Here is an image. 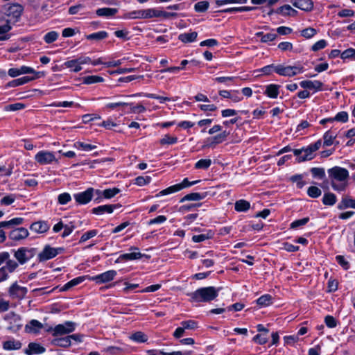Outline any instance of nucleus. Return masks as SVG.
Masks as SVG:
<instances>
[{"label":"nucleus","instance_id":"1","mask_svg":"<svg viewBox=\"0 0 355 355\" xmlns=\"http://www.w3.org/2000/svg\"><path fill=\"white\" fill-rule=\"evenodd\" d=\"M328 175L332 188L337 191H344L348 182L349 171L340 166H334L328 170Z\"/></svg>","mask_w":355,"mask_h":355},{"label":"nucleus","instance_id":"2","mask_svg":"<svg viewBox=\"0 0 355 355\" xmlns=\"http://www.w3.org/2000/svg\"><path fill=\"white\" fill-rule=\"evenodd\" d=\"M219 289L214 286L200 288L189 294L191 302H208L214 300L218 295Z\"/></svg>","mask_w":355,"mask_h":355},{"label":"nucleus","instance_id":"3","mask_svg":"<svg viewBox=\"0 0 355 355\" xmlns=\"http://www.w3.org/2000/svg\"><path fill=\"white\" fill-rule=\"evenodd\" d=\"M275 72L279 76L293 77L304 72V67L300 65H283L278 64L275 68Z\"/></svg>","mask_w":355,"mask_h":355},{"label":"nucleus","instance_id":"4","mask_svg":"<svg viewBox=\"0 0 355 355\" xmlns=\"http://www.w3.org/2000/svg\"><path fill=\"white\" fill-rule=\"evenodd\" d=\"M3 10L5 16L7 17L6 19H10L12 24L19 20L23 12V8L17 3L8 4L4 7Z\"/></svg>","mask_w":355,"mask_h":355},{"label":"nucleus","instance_id":"5","mask_svg":"<svg viewBox=\"0 0 355 355\" xmlns=\"http://www.w3.org/2000/svg\"><path fill=\"white\" fill-rule=\"evenodd\" d=\"M200 181V180H196V181L190 182V181H189V180L187 178H184L181 183L172 185L164 190H162L155 196L161 197L163 196H166V195H169V194L178 192L184 188H187L191 186H193V185L198 183Z\"/></svg>","mask_w":355,"mask_h":355},{"label":"nucleus","instance_id":"6","mask_svg":"<svg viewBox=\"0 0 355 355\" xmlns=\"http://www.w3.org/2000/svg\"><path fill=\"white\" fill-rule=\"evenodd\" d=\"M35 160L40 165H49L58 163V159L56 158L53 152L44 150L39 151L35 155Z\"/></svg>","mask_w":355,"mask_h":355},{"label":"nucleus","instance_id":"7","mask_svg":"<svg viewBox=\"0 0 355 355\" xmlns=\"http://www.w3.org/2000/svg\"><path fill=\"white\" fill-rule=\"evenodd\" d=\"M76 324L73 322L67 321L64 324L56 325L54 328L50 327L47 331H53V336H62L73 332L75 330Z\"/></svg>","mask_w":355,"mask_h":355},{"label":"nucleus","instance_id":"8","mask_svg":"<svg viewBox=\"0 0 355 355\" xmlns=\"http://www.w3.org/2000/svg\"><path fill=\"white\" fill-rule=\"evenodd\" d=\"M90 62L91 58L89 57L85 56L68 60L64 63V65L66 68L70 69L71 71L77 73L82 70L83 64H89Z\"/></svg>","mask_w":355,"mask_h":355},{"label":"nucleus","instance_id":"9","mask_svg":"<svg viewBox=\"0 0 355 355\" xmlns=\"http://www.w3.org/2000/svg\"><path fill=\"white\" fill-rule=\"evenodd\" d=\"M61 251H62V248H53L49 245H46L39 253L38 259L40 261H45L49 260L56 257Z\"/></svg>","mask_w":355,"mask_h":355},{"label":"nucleus","instance_id":"10","mask_svg":"<svg viewBox=\"0 0 355 355\" xmlns=\"http://www.w3.org/2000/svg\"><path fill=\"white\" fill-rule=\"evenodd\" d=\"M145 10V19H151V18H158V17H164V18H171L177 17V13L175 12H168L163 11L162 10L157 8H146Z\"/></svg>","mask_w":355,"mask_h":355},{"label":"nucleus","instance_id":"11","mask_svg":"<svg viewBox=\"0 0 355 355\" xmlns=\"http://www.w3.org/2000/svg\"><path fill=\"white\" fill-rule=\"evenodd\" d=\"M28 289L26 287L21 286L17 283L12 284L8 290L9 295L17 300H22L25 297Z\"/></svg>","mask_w":355,"mask_h":355},{"label":"nucleus","instance_id":"12","mask_svg":"<svg viewBox=\"0 0 355 355\" xmlns=\"http://www.w3.org/2000/svg\"><path fill=\"white\" fill-rule=\"evenodd\" d=\"M4 320L10 324V329L16 331L22 327L20 315L14 312L8 313L4 316Z\"/></svg>","mask_w":355,"mask_h":355},{"label":"nucleus","instance_id":"13","mask_svg":"<svg viewBox=\"0 0 355 355\" xmlns=\"http://www.w3.org/2000/svg\"><path fill=\"white\" fill-rule=\"evenodd\" d=\"M95 191L93 188H89L85 191L75 193L73 198L77 203L85 205L91 201Z\"/></svg>","mask_w":355,"mask_h":355},{"label":"nucleus","instance_id":"14","mask_svg":"<svg viewBox=\"0 0 355 355\" xmlns=\"http://www.w3.org/2000/svg\"><path fill=\"white\" fill-rule=\"evenodd\" d=\"M229 135L230 132H227L225 130L213 137L207 138L205 141V144L202 146V148L214 147L216 145L222 143L223 141L226 140Z\"/></svg>","mask_w":355,"mask_h":355},{"label":"nucleus","instance_id":"15","mask_svg":"<svg viewBox=\"0 0 355 355\" xmlns=\"http://www.w3.org/2000/svg\"><path fill=\"white\" fill-rule=\"evenodd\" d=\"M5 261L6 265L0 268V274L4 280H6L8 278L9 275L15 272L18 268L19 264L15 261L10 259V257Z\"/></svg>","mask_w":355,"mask_h":355},{"label":"nucleus","instance_id":"16","mask_svg":"<svg viewBox=\"0 0 355 355\" xmlns=\"http://www.w3.org/2000/svg\"><path fill=\"white\" fill-rule=\"evenodd\" d=\"M117 272L114 270H107L101 274L94 276L91 279L96 284H104L109 282L114 279Z\"/></svg>","mask_w":355,"mask_h":355},{"label":"nucleus","instance_id":"17","mask_svg":"<svg viewBox=\"0 0 355 355\" xmlns=\"http://www.w3.org/2000/svg\"><path fill=\"white\" fill-rule=\"evenodd\" d=\"M29 235L28 230L25 227H18L10 232L8 237L14 241H19L26 239Z\"/></svg>","mask_w":355,"mask_h":355},{"label":"nucleus","instance_id":"18","mask_svg":"<svg viewBox=\"0 0 355 355\" xmlns=\"http://www.w3.org/2000/svg\"><path fill=\"white\" fill-rule=\"evenodd\" d=\"M293 153L297 157L298 162L311 160L314 157L309 146L302 149H295Z\"/></svg>","mask_w":355,"mask_h":355},{"label":"nucleus","instance_id":"19","mask_svg":"<svg viewBox=\"0 0 355 355\" xmlns=\"http://www.w3.org/2000/svg\"><path fill=\"white\" fill-rule=\"evenodd\" d=\"M14 257L19 263L24 264L31 257V250L26 248H20L15 252Z\"/></svg>","mask_w":355,"mask_h":355},{"label":"nucleus","instance_id":"20","mask_svg":"<svg viewBox=\"0 0 355 355\" xmlns=\"http://www.w3.org/2000/svg\"><path fill=\"white\" fill-rule=\"evenodd\" d=\"M49 229V224L44 220L36 221L30 225V230L37 234H44L47 232Z\"/></svg>","mask_w":355,"mask_h":355},{"label":"nucleus","instance_id":"21","mask_svg":"<svg viewBox=\"0 0 355 355\" xmlns=\"http://www.w3.org/2000/svg\"><path fill=\"white\" fill-rule=\"evenodd\" d=\"M43 328V324L37 320H31L26 324L24 330L28 334H38Z\"/></svg>","mask_w":355,"mask_h":355},{"label":"nucleus","instance_id":"22","mask_svg":"<svg viewBox=\"0 0 355 355\" xmlns=\"http://www.w3.org/2000/svg\"><path fill=\"white\" fill-rule=\"evenodd\" d=\"M301 87L304 89H312L314 92L322 90V83L320 80H302L300 83Z\"/></svg>","mask_w":355,"mask_h":355},{"label":"nucleus","instance_id":"23","mask_svg":"<svg viewBox=\"0 0 355 355\" xmlns=\"http://www.w3.org/2000/svg\"><path fill=\"white\" fill-rule=\"evenodd\" d=\"M130 250L132 251V252L121 254V258H123L124 261L138 260L144 256V254L139 252L137 247L132 246L130 248Z\"/></svg>","mask_w":355,"mask_h":355},{"label":"nucleus","instance_id":"24","mask_svg":"<svg viewBox=\"0 0 355 355\" xmlns=\"http://www.w3.org/2000/svg\"><path fill=\"white\" fill-rule=\"evenodd\" d=\"M46 351L45 347L37 343H30L28 347L24 349L26 355H33L42 354Z\"/></svg>","mask_w":355,"mask_h":355},{"label":"nucleus","instance_id":"25","mask_svg":"<svg viewBox=\"0 0 355 355\" xmlns=\"http://www.w3.org/2000/svg\"><path fill=\"white\" fill-rule=\"evenodd\" d=\"M120 207L119 205H105L95 207L92 209V213L96 215H102L105 213L112 214L114 209Z\"/></svg>","mask_w":355,"mask_h":355},{"label":"nucleus","instance_id":"26","mask_svg":"<svg viewBox=\"0 0 355 355\" xmlns=\"http://www.w3.org/2000/svg\"><path fill=\"white\" fill-rule=\"evenodd\" d=\"M22 343L21 341L15 338H10L3 342L2 347L6 351L19 350L21 348Z\"/></svg>","mask_w":355,"mask_h":355},{"label":"nucleus","instance_id":"27","mask_svg":"<svg viewBox=\"0 0 355 355\" xmlns=\"http://www.w3.org/2000/svg\"><path fill=\"white\" fill-rule=\"evenodd\" d=\"M123 19H145V10H136L127 12L121 17Z\"/></svg>","mask_w":355,"mask_h":355},{"label":"nucleus","instance_id":"28","mask_svg":"<svg viewBox=\"0 0 355 355\" xmlns=\"http://www.w3.org/2000/svg\"><path fill=\"white\" fill-rule=\"evenodd\" d=\"M120 192V189L118 188L107 189L103 191L96 190L95 194L98 196L99 198H104L106 199H110L114 197L116 194Z\"/></svg>","mask_w":355,"mask_h":355},{"label":"nucleus","instance_id":"29","mask_svg":"<svg viewBox=\"0 0 355 355\" xmlns=\"http://www.w3.org/2000/svg\"><path fill=\"white\" fill-rule=\"evenodd\" d=\"M292 3L293 6L306 12L311 11L313 8V3L311 0H295Z\"/></svg>","mask_w":355,"mask_h":355},{"label":"nucleus","instance_id":"30","mask_svg":"<svg viewBox=\"0 0 355 355\" xmlns=\"http://www.w3.org/2000/svg\"><path fill=\"white\" fill-rule=\"evenodd\" d=\"M134 96H145L153 99L158 100L161 103H164L166 101H175L178 99V97L175 98H169L166 96H161L156 95L155 94H148V93H138L133 95Z\"/></svg>","mask_w":355,"mask_h":355},{"label":"nucleus","instance_id":"31","mask_svg":"<svg viewBox=\"0 0 355 355\" xmlns=\"http://www.w3.org/2000/svg\"><path fill=\"white\" fill-rule=\"evenodd\" d=\"M255 36L260 37V41L261 42L268 43L274 41L277 37V34L275 33V30H272L271 32L268 33H264L263 32H257L255 34Z\"/></svg>","mask_w":355,"mask_h":355},{"label":"nucleus","instance_id":"32","mask_svg":"<svg viewBox=\"0 0 355 355\" xmlns=\"http://www.w3.org/2000/svg\"><path fill=\"white\" fill-rule=\"evenodd\" d=\"M279 87L280 86L276 84L268 85L266 86L264 94H266L269 98H277L279 93Z\"/></svg>","mask_w":355,"mask_h":355},{"label":"nucleus","instance_id":"33","mask_svg":"<svg viewBox=\"0 0 355 355\" xmlns=\"http://www.w3.org/2000/svg\"><path fill=\"white\" fill-rule=\"evenodd\" d=\"M198 33L196 31H191L188 33H181L178 35V40L183 43L193 42L196 40Z\"/></svg>","mask_w":355,"mask_h":355},{"label":"nucleus","instance_id":"34","mask_svg":"<svg viewBox=\"0 0 355 355\" xmlns=\"http://www.w3.org/2000/svg\"><path fill=\"white\" fill-rule=\"evenodd\" d=\"M118 12L115 8H101L96 10V13L99 17H112Z\"/></svg>","mask_w":355,"mask_h":355},{"label":"nucleus","instance_id":"35","mask_svg":"<svg viewBox=\"0 0 355 355\" xmlns=\"http://www.w3.org/2000/svg\"><path fill=\"white\" fill-rule=\"evenodd\" d=\"M206 196V193H191L184 196L180 200V202H183L184 201H198L204 199Z\"/></svg>","mask_w":355,"mask_h":355},{"label":"nucleus","instance_id":"36","mask_svg":"<svg viewBox=\"0 0 355 355\" xmlns=\"http://www.w3.org/2000/svg\"><path fill=\"white\" fill-rule=\"evenodd\" d=\"M85 280V277H78L76 278L73 279L72 280L68 282L67 284H65L62 288H60V291H66L71 288L77 286L82 283Z\"/></svg>","mask_w":355,"mask_h":355},{"label":"nucleus","instance_id":"37","mask_svg":"<svg viewBox=\"0 0 355 355\" xmlns=\"http://www.w3.org/2000/svg\"><path fill=\"white\" fill-rule=\"evenodd\" d=\"M234 208L236 211H247L250 208V204L245 200H239L235 202Z\"/></svg>","mask_w":355,"mask_h":355},{"label":"nucleus","instance_id":"38","mask_svg":"<svg viewBox=\"0 0 355 355\" xmlns=\"http://www.w3.org/2000/svg\"><path fill=\"white\" fill-rule=\"evenodd\" d=\"M349 207L355 209V199H352L349 197H345L339 204L338 208L342 209Z\"/></svg>","mask_w":355,"mask_h":355},{"label":"nucleus","instance_id":"39","mask_svg":"<svg viewBox=\"0 0 355 355\" xmlns=\"http://www.w3.org/2000/svg\"><path fill=\"white\" fill-rule=\"evenodd\" d=\"M336 137V135L331 131H327L323 136V145L324 146H330L334 144V140Z\"/></svg>","mask_w":355,"mask_h":355},{"label":"nucleus","instance_id":"40","mask_svg":"<svg viewBox=\"0 0 355 355\" xmlns=\"http://www.w3.org/2000/svg\"><path fill=\"white\" fill-rule=\"evenodd\" d=\"M272 297L270 295L266 294L261 295L257 300V303L260 306H268L272 304Z\"/></svg>","mask_w":355,"mask_h":355},{"label":"nucleus","instance_id":"41","mask_svg":"<svg viewBox=\"0 0 355 355\" xmlns=\"http://www.w3.org/2000/svg\"><path fill=\"white\" fill-rule=\"evenodd\" d=\"M180 325L185 330H194V329H196L198 328V322L193 320L182 321L180 323Z\"/></svg>","mask_w":355,"mask_h":355},{"label":"nucleus","instance_id":"42","mask_svg":"<svg viewBox=\"0 0 355 355\" xmlns=\"http://www.w3.org/2000/svg\"><path fill=\"white\" fill-rule=\"evenodd\" d=\"M103 81V78L99 76H88L83 78V83L86 85L102 83Z\"/></svg>","mask_w":355,"mask_h":355},{"label":"nucleus","instance_id":"43","mask_svg":"<svg viewBox=\"0 0 355 355\" xmlns=\"http://www.w3.org/2000/svg\"><path fill=\"white\" fill-rule=\"evenodd\" d=\"M178 142V137L170 135H165L159 141L161 145H172Z\"/></svg>","mask_w":355,"mask_h":355},{"label":"nucleus","instance_id":"44","mask_svg":"<svg viewBox=\"0 0 355 355\" xmlns=\"http://www.w3.org/2000/svg\"><path fill=\"white\" fill-rule=\"evenodd\" d=\"M31 80H33V78H31L27 77V76H24V77H21V78H17V79L12 80L11 82H10L8 83V85L10 87H17V86H19V85H24V84L30 82Z\"/></svg>","mask_w":355,"mask_h":355},{"label":"nucleus","instance_id":"45","mask_svg":"<svg viewBox=\"0 0 355 355\" xmlns=\"http://www.w3.org/2000/svg\"><path fill=\"white\" fill-rule=\"evenodd\" d=\"M130 338L136 343H145L148 340L146 335L141 331H137L132 334L130 336Z\"/></svg>","mask_w":355,"mask_h":355},{"label":"nucleus","instance_id":"46","mask_svg":"<svg viewBox=\"0 0 355 355\" xmlns=\"http://www.w3.org/2000/svg\"><path fill=\"white\" fill-rule=\"evenodd\" d=\"M318 31L316 29L309 27L306 28H304L300 31V35L302 37L306 38V39H311L313 37H314L317 34Z\"/></svg>","mask_w":355,"mask_h":355},{"label":"nucleus","instance_id":"47","mask_svg":"<svg viewBox=\"0 0 355 355\" xmlns=\"http://www.w3.org/2000/svg\"><path fill=\"white\" fill-rule=\"evenodd\" d=\"M211 163L212 161L210 159H202L195 164V168L197 169H207Z\"/></svg>","mask_w":355,"mask_h":355},{"label":"nucleus","instance_id":"48","mask_svg":"<svg viewBox=\"0 0 355 355\" xmlns=\"http://www.w3.org/2000/svg\"><path fill=\"white\" fill-rule=\"evenodd\" d=\"M209 3L207 1H201L196 3L194 6V10L198 12H203L208 10Z\"/></svg>","mask_w":355,"mask_h":355},{"label":"nucleus","instance_id":"49","mask_svg":"<svg viewBox=\"0 0 355 355\" xmlns=\"http://www.w3.org/2000/svg\"><path fill=\"white\" fill-rule=\"evenodd\" d=\"M336 202V197L334 193H325L322 198V202L326 205H334Z\"/></svg>","mask_w":355,"mask_h":355},{"label":"nucleus","instance_id":"50","mask_svg":"<svg viewBox=\"0 0 355 355\" xmlns=\"http://www.w3.org/2000/svg\"><path fill=\"white\" fill-rule=\"evenodd\" d=\"M108 34L106 31H99L97 33H92L86 36L87 40H101L107 37Z\"/></svg>","mask_w":355,"mask_h":355},{"label":"nucleus","instance_id":"51","mask_svg":"<svg viewBox=\"0 0 355 355\" xmlns=\"http://www.w3.org/2000/svg\"><path fill=\"white\" fill-rule=\"evenodd\" d=\"M58 36H59L58 33L53 31L47 33L44 36V40L46 43L51 44V43L55 42L58 39Z\"/></svg>","mask_w":355,"mask_h":355},{"label":"nucleus","instance_id":"52","mask_svg":"<svg viewBox=\"0 0 355 355\" xmlns=\"http://www.w3.org/2000/svg\"><path fill=\"white\" fill-rule=\"evenodd\" d=\"M329 121H337L339 122L345 123L348 120V114L346 112H338L334 118H329Z\"/></svg>","mask_w":355,"mask_h":355},{"label":"nucleus","instance_id":"53","mask_svg":"<svg viewBox=\"0 0 355 355\" xmlns=\"http://www.w3.org/2000/svg\"><path fill=\"white\" fill-rule=\"evenodd\" d=\"M340 58L343 60L354 59L355 60V49L349 48L340 53Z\"/></svg>","mask_w":355,"mask_h":355},{"label":"nucleus","instance_id":"54","mask_svg":"<svg viewBox=\"0 0 355 355\" xmlns=\"http://www.w3.org/2000/svg\"><path fill=\"white\" fill-rule=\"evenodd\" d=\"M75 146L80 150H84V151H91L96 148V146L86 144L81 141H78L75 143Z\"/></svg>","mask_w":355,"mask_h":355},{"label":"nucleus","instance_id":"55","mask_svg":"<svg viewBox=\"0 0 355 355\" xmlns=\"http://www.w3.org/2000/svg\"><path fill=\"white\" fill-rule=\"evenodd\" d=\"M128 105V104L125 102L109 103L105 105L104 109L110 111V110H117L121 107H124Z\"/></svg>","mask_w":355,"mask_h":355},{"label":"nucleus","instance_id":"56","mask_svg":"<svg viewBox=\"0 0 355 355\" xmlns=\"http://www.w3.org/2000/svg\"><path fill=\"white\" fill-rule=\"evenodd\" d=\"M280 13L283 15H295L297 14V10L292 8L290 5H284L279 8Z\"/></svg>","mask_w":355,"mask_h":355},{"label":"nucleus","instance_id":"57","mask_svg":"<svg viewBox=\"0 0 355 355\" xmlns=\"http://www.w3.org/2000/svg\"><path fill=\"white\" fill-rule=\"evenodd\" d=\"M97 234H98V230H89V231L84 233L81 236L79 242L80 243H84V242L87 241V240H89V239L94 237L95 236H96Z\"/></svg>","mask_w":355,"mask_h":355},{"label":"nucleus","instance_id":"58","mask_svg":"<svg viewBox=\"0 0 355 355\" xmlns=\"http://www.w3.org/2000/svg\"><path fill=\"white\" fill-rule=\"evenodd\" d=\"M71 339L76 342H81L82 341V336L80 334H73V335L69 336L62 340V341H64L65 343L62 345L63 346L70 345Z\"/></svg>","mask_w":355,"mask_h":355},{"label":"nucleus","instance_id":"59","mask_svg":"<svg viewBox=\"0 0 355 355\" xmlns=\"http://www.w3.org/2000/svg\"><path fill=\"white\" fill-rule=\"evenodd\" d=\"M321 190L318 187L315 186H311L309 187L307 190V194L309 195V197L313 198H316L319 197L321 195Z\"/></svg>","mask_w":355,"mask_h":355},{"label":"nucleus","instance_id":"60","mask_svg":"<svg viewBox=\"0 0 355 355\" xmlns=\"http://www.w3.org/2000/svg\"><path fill=\"white\" fill-rule=\"evenodd\" d=\"M71 200V195L69 193L64 192L60 193L58 196V201L60 205H66Z\"/></svg>","mask_w":355,"mask_h":355},{"label":"nucleus","instance_id":"61","mask_svg":"<svg viewBox=\"0 0 355 355\" xmlns=\"http://www.w3.org/2000/svg\"><path fill=\"white\" fill-rule=\"evenodd\" d=\"M15 199L16 197L15 195L10 194L1 198V200H0V203L1 205H10L15 202Z\"/></svg>","mask_w":355,"mask_h":355},{"label":"nucleus","instance_id":"62","mask_svg":"<svg viewBox=\"0 0 355 355\" xmlns=\"http://www.w3.org/2000/svg\"><path fill=\"white\" fill-rule=\"evenodd\" d=\"M277 47L282 51H292L293 49V44L289 42H280Z\"/></svg>","mask_w":355,"mask_h":355},{"label":"nucleus","instance_id":"63","mask_svg":"<svg viewBox=\"0 0 355 355\" xmlns=\"http://www.w3.org/2000/svg\"><path fill=\"white\" fill-rule=\"evenodd\" d=\"M12 28L10 19H5V23L0 25V35L9 32Z\"/></svg>","mask_w":355,"mask_h":355},{"label":"nucleus","instance_id":"64","mask_svg":"<svg viewBox=\"0 0 355 355\" xmlns=\"http://www.w3.org/2000/svg\"><path fill=\"white\" fill-rule=\"evenodd\" d=\"M150 180L151 178L149 176H139L135 178V183L138 186H144L148 184L150 182Z\"/></svg>","mask_w":355,"mask_h":355}]
</instances>
